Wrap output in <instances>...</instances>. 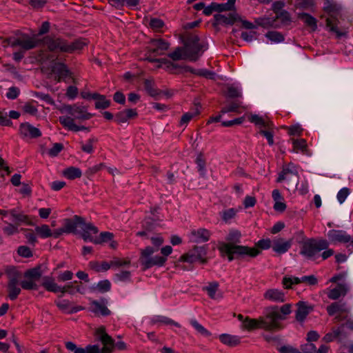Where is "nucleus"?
<instances>
[{
    "label": "nucleus",
    "instance_id": "nucleus-1",
    "mask_svg": "<svg viewBox=\"0 0 353 353\" xmlns=\"http://www.w3.org/2000/svg\"><path fill=\"white\" fill-rule=\"evenodd\" d=\"M241 234L237 230H232L226 237L228 242L219 243L218 249L222 256H226L229 261L243 259L245 256L255 258L260 254V250L256 248L239 245Z\"/></svg>",
    "mask_w": 353,
    "mask_h": 353
},
{
    "label": "nucleus",
    "instance_id": "nucleus-2",
    "mask_svg": "<svg viewBox=\"0 0 353 353\" xmlns=\"http://www.w3.org/2000/svg\"><path fill=\"white\" fill-rule=\"evenodd\" d=\"M300 254L312 261L317 260L320 256L322 260H326L334 254V251L329 248L327 240L310 238L301 243Z\"/></svg>",
    "mask_w": 353,
    "mask_h": 353
},
{
    "label": "nucleus",
    "instance_id": "nucleus-3",
    "mask_svg": "<svg viewBox=\"0 0 353 353\" xmlns=\"http://www.w3.org/2000/svg\"><path fill=\"white\" fill-rule=\"evenodd\" d=\"M43 43L51 52L60 51L66 53H73L81 50L86 45L83 39H78L72 42L61 38H55L47 36L43 38Z\"/></svg>",
    "mask_w": 353,
    "mask_h": 353
},
{
    "label": "nucleus",
    "instance_id": "nucleus-4",
    "mask_svg": "<svg viewBox=\"0 0 353 353\" xmlns=\"http://www.w3.org/2000/svg\"><path fill=\"white\" fill-rule=\"evenodd\" d=\"M284 319L285 317L280 314L278 306L268 307L265 316H260L261 329L267 331H279L283 328L279 321Z\"/></svg>",
    "mask_w": 353,
    "mask_h": 353
},
{
    "label": "nucleus",
    "instance_id": "nucleus-5",
    "mask_svg": "<svg viewBox=\"0 0 353 353\" xmlns=\"http://www.w3.org/2000/svg\"><path fill=\"white\" fill-rule=\"evenodd\" d=\"M324 10L329 15L326 19V26L330 31L336 33L337 37H341L344 34L337 27L339 19L341 17V8L336 3L328 2L324 7Z\"/></svg>",
    "mask_w": 353,
    "mask_h": 353
},
{
    "label": "nucleus",
    "instance_id": "nucleus-6",
    "mask_svg": "<svg viewBox=\"0 0 353 353\" xmlns=\"http://www.w3.org/2000/svg\"><path fill=\"white\" fill-rule=\"evenodd\" d=\"M95 334L99 337L103 347L101 350V353H112L114 347L120 350H125L126 345L123 341L114 343V340L107 334L105 327L100 326L95 331Z\"/></svg>",
    "mask_w": 353,
    "mask_h": 353
},
{
    "label": "nucleus",
    "instance_id": "nucleus-7",
    "mask_svg": "<svg viewBox=\"0 0 353 353\" xmlns=\"http://www.w3.org/2000/svg\"><path fill=\"white\" fill-rule=\"evenodd\" d=\"M156 251H157V249H154L150 246H148L145 249L141 250V255L139 261L143 266V270L149 269L154 265L162 266L165 263L167 259L164 256H151Z\"/></svg>",
    "mask_w": 353,
    "mask_h": 353
},
{
    "label": "nucleus",
    "instance_id": "nucleus-8",
    "mask_svg": "<svg viewBox=\"0 0 353 353\" xmlns=\"http://www.w3.org/2000/svg\"><path fill=\"white\" fill-rule=\"evenodd\" d=\"M184 46L186 50L188 59L192 61H196L201 55L204 46L199 42V38L196 34H190L184 40Z\"/></svg>",
    "mask_w": 353,
    "mask_h": 353
},
{
    "label": "nucleus",
    "instance_id": "nucleus-9",
    "mask_svg": "<svg viewBox=\"0 0 353 353\" xmlns=\"http://www.w3.org/2000/svg\"><path fill=\"white\" fill-rule=\"evenodd\" d=\"M326 310L330 316L336 314L334 321L339 323L343 321L348 317L350 309L347 307L345 303L334 302L327 306Z\"/></svg>",
    "mask_w": 353,
    "mask_h": 353
},
{
    "label": "nucleus",
    "instance_id": "nucleus-10",
    "mask_svg": "<svg viewBox=\"0 0 353 353\" xmlns=\"http://www.w3.org/2000/svg\"><path fill=\"white\" fill-rule=\"evenodd\" d=\"M299 179L296 167L293 163H289L283 168L282 171L276 179V182L280 183L283 181H287L288 185L296 186L299 183Z\"/></svg>",
    "mask_w": 353,
    "mask_h": 353
},
{
    "label": "nucleus",
    "instance_id": "nucleus-11",
    "mask_svg": "<svg viewBox=\"0 0 353 353\" xmlns=\"http://www.w3.org/2000/svg\"><path fill=\"white\" fill-rule=\"evenodd\" d=\"M61 112H65L74 117V119L80 120H88L93 117L92 114L88 112L86 106L78 104L65 105L62 108Z\"/></svg>",
    "mask_w": 353,
    "mask_h": 353
},
{
    "label": "nucleus",
    "instance_id": "nucleus-12",
    "mask_svg": "<svg viewBox=\"0 0 353 353\" xmlns=\"http://www.w3.org/2000/svg\"><path fill=\"white\" fill-rule=\"evenodd\" d=\"M170 43L163 39H151L149 43V46L147 48V52L145 57H150L151 54H154L155 56L162 55L166 50H168Z\"/></svg>",
    "mask_w": 353,
    "mask_h": 353
},
{
    "label": "nucleus",
    "instance_id": "nucleus-13",
    "mask_svg": "<svg viewBox=\"0 0 353 353\" xmlns=\"http://www.w3.org/2000/svg\"><path fill=\"white\" fill-rule=\"evenodd\" d=\"M80 228L82 230V238L85 241H91L95 244H99V241L97 238H94L91 236L92 234L98 233V228L91 223H86L85 219L83 218V223H81Z\"/></svg>",
    "mask_w": 353,
    "mask_h": 353
},
{
    "label": "nucleus",
    "instance_id": "nucleus-14",
    "mask_svg": "<svg viewBox=\"0 0 353 353\" xmlns=\"http://www.w3.org/2000/svg\"><path fill=\"white\" fill-rule=\"evenodd\" d=\"M37 41L27 34H22L19 37H15L12 43V47L19 46L23 50H29L37 46Z\"/></svg>",
    "mask_w": 353,
    "mask_h": 353
},
{
    "label": "nucleus",
    "instance_id": "nucleus-15",
    "mask_svg": "<svg viewBox=\"0 0 353 353\" xmlns=\"http://www.w3.org/2000/svg\"><path fill=\"white\" fill-rule=\"evenodd\" d=\"M214 25H233L235 22L240 20V17L235 12L225 14H216L214 15Z\"/></svg>",
    "mask_w": 353,
    "mask_h": 353
},
{
    "label": "nucleus",
    "instance_id": "nucleus-16",
    "mask_svg": "<svg viewBox=\"0 0 353 353\" xmlns=\"http://www.w3.org/2000/svg\"><path fill=\"white\" fill-rule=\"evenodd\" d=\"M19 132L23 138L36 139L41 136L40 130L28 122L20 124Z\"/></svg>",
    "mask_w": 353,
    "mask_h": 353
},
{
    "label": "nucleus",
    "instance_id": "nucleus-17",
    "mask_svg": "<svg viewBox=\"0 0 353 353\" xmlns=\"http://www.w3.org/2000/svg\"><path fill=\"white\" fill-rule=\"evenodd\" d=\"M52 72L56 74L55 79L57 82L66 81V78L72 76V72L67 65L63 63L56 62L52 66Z\"/></svg>",
    "mask_w": 353,
    "mask_h": 353
},
{
    "label": "nucleus",
    "instance_id": "nucleus-18",
    "mask_svg": "<svg viewBox=\"0 0 353 353\" xmlns=\"http://www.w3.org/2000/svg\"><path fill=\"white\" fill-rule=\"evenodd\" d=\"M292 239L285 240L283 238H275L272 241V250L278 254L286 253L292 247Z\"/></svg>",
    "mask_w": 353,
    "mask_h": 353
},
{
    "label": "nucleus",
    "instance_id": "nucleus-19",
    "mask_svg": "<svg viewBox=\"0 0 353 353\" xmlns=\"http://www.w3.org/2000/svg\"><path fill=\"white\" fill-rule=\"evenodd\" d=\"M108 300L102 298L100 301H92L90 303V310L97 315L106 316L110 314V310L106 307Z\"/></svg>",
    "mask_w": 353,
    "mask_h": 353
},
{
    "label": "nucleus",
    "instance_id": "nucleus-20",
    "mask_svg": "<svg viewBox=\"0 0 353 353\" xmlns=\"http://www.w3.org/2000/svg\"><path fill=\"white\" fill-rule=\"evenodd\" d=\"M42 286L49 292H52L54 293L60 292L62 294H64L66 291H68L66 288H72V283H70L69 284L61 288L54 281L52 278L46 276L43 279Z\"/></svg>",
    "mask_w": 353,
    "mask_h": 353
},
{
    "label": "nucleus",
    "instance_id": "nucleus-21",
    "mask_svg": "<svg viewBox=\"0 0 353 353\" xmlns=\"http://www.w3.org/2000/svg\"><path fill=\"white\" fill-rule=\"evenodd\" d=\"M297 310L296 311L295 318L299 322H303L307 316L314 310L312 305L307 304L305 301H299L296 303Z\"/></svg>",
    "mask_w": 353,
    "mask_h": 353
},
{
    "label": "nucleus",
    "instance_id": "nucleus-22",
    "mask_svg": "<svg viewBox=\"0 0 353 353\" xmlns=\"http://www.w3.org/2000/svg\"><path fill=\"white\" fill-rule=\"evenodd\" d=\"M81 223H83V218L74 215L72 219H65L63 220V228L67 234L75 233L77 228H80Z\"/></svg>",
    "mask_w": 353,
    "mask_h": 353
},
{
    "label": "nucleus",
    "instance_id": "nucleus-23",
    "mask_svg": "<svg viewBox=\"0 0 353 353\" xmlns=\"http://www.w3.org/2000/svg\"><path fill=\"white\" fill-rule=\"evenodd\" d=\"M211 232L205 228L193 230L190 232V241L194 243H204L209 241Z\"/></svg>",
    "mask_w": 353,
    "mask_h": 353
},
{
    "label": "nucleus",
    "instance_id": "nucleus-24",
    "mask_svg": "<svg viewBox=\"0 0 353 353\" xmlns=\"http://www.w3.org/2000/svg\"><path fill=\"white\" fill-rule=\"evenodd\" d=\"M55 303L60 310L70 314L84 310L83 306L72 305L68 300L57 301H55Z\"/></svg>",
    "mask_w": 353,
    "mask_h": 353
},
{
    "label": "nucleus",
    "instance_id": "nucleus-25",
    "mask_svg": "<svg viewBox=\"0 0 353 353\" xmlns=\"http://www.w3.org/2000/svg\"><path fill=\"white\" fill-rule=\"evenodd\" d=\"M330 240L334 243H346L350 241L351 236L343 230H332L328 232Z\"/></svg>",
    "mask_w": 353,
    "mask_h": 353
},
{
    "label": "nucleus",
    "instance_id": "nucleus-26",
    "mask_svg": "<svg viewBox=\"0 0 353 353\" xmlns=\"http://www.w3.org/2000/svg\"><path fill=\"white\" fill-rule=\"evenodd\" d=\"M137 116L138 113L136 109H126L116 114L115 121L121 124L127 122L129 119L137 118Z\"/></svg>",
    "mask_w": 353,
    "mask_h": 353
},
{
    "label": "nucleus",
    "instance_id": "nucleus-27",
    "mask_svg": "<svg viewBox=\"0 0 353 353\" xmlns=\"http://www.w3.org/2000/svg\"><path fill=\"white\" fill-rule=\"evenodd\" d=\"M263 297L267 300L278 303H283L285 301L284 293L278 289H269L266 290Z\"/></svg>",
    "mask_w": 353,
    "mask_h": 353
},
{
    "label": "nucleus",
    "instance_id": "nucleus-28",
    "mask_svg": "<svg viewBox=\"0 0 353 353\" xmlns=\"http://www.w3.org/2000/svg\"><path fill=\"white\" fill-rule=\"evenodd\" d=\"M348 291L346 284L339 283L327 293V297L331 300H337L341 296H344Z\"/></svg>",
    "mask_w": 353,
    "mask_h": 353
},
{
    "label": "nucleus",
    "instance_id": "nucleus-29",
    "mask_svg": "<svg viewBox=\"0 0 353 353\" xmlns=\"http://www.w3.org/2000/svg\"><path fill=\"white\" fill-rule=\"evenodd\" d=\"M145 59L150 62L159 63L160 65H158L159 68L161 67L162 65H164L165 70L171 74L176 73V70H177L180 68L177 64H175L173 62L168 61L165 59H152V58L147 57Z\"/></svg>",
    "mask_w": 353,
    "mask_h": 353
},
{
    "label": "nucleus",
    "instance_id": "nucleus-30",
    "mask_svg": "<svg viewBox=\"0 0 353 353\" xmlns=\"http://www.w3.org/2000/svg\"><path fill=\"white\" fill-rule=\"evenodd\" d=\"M200 109L201 105L199 103H194L193 107L191 109V112H186L181 117L180 124L184 125L187 124L189 121H190L194 117L200 114Z\"/></svg>",
    "mask_w": 353,
    "mask_h": 353
},
{
    "label": "nucleus",
    "instance_id": "nucleus-31",
    "mask_svg": "<svg viewBox=\"0 0 353 353\" xmlns=\"http://www.w3.org/2000/svg\"><path fill=\"white\" fill-rule=\"evenodd\" d=\"M249 121L256 125L261 128H270L274 126L273 123L268 119H265L257 114H251L249 117Z\"/></svg>",
    "mask_w": 353,
    "mask_h": 353
},
{
    "label": "nucleus",
    "instance_id": "nucleus-32",
    "mask_svg": "<svg viewBox=\"0 0 353 353\" xmlns=\"http://www.w3.org/2000/svg\"><path fill=\"white\" fill-rule=\"evenodd\" d=\"M5 274H6L8 282V283H19L21 277V273L14 266H6L5 268Z\"/></svg>",
    "mask_w": 353,
    "mask_h": 353
},
{
    "label": "nucleus",
    "instance_id": "nucleus-33",
    "mask_svg": "<svg viewBox=\"0 0 353 353\" xmlns=\"http://www.w3.org/2000/svg\"><path fill=\"white\" fill-rule=\"evenodd\" d=\"M59 121L64 128L69 130L78 132L81 130L80 127L75 124L74 118H72L71 117L62 116L59 117Z\"/></svg>",
    "mask_w": 353,
    "mask_h": 353
},
{
    "label": "nucleus",
    "instance_id": "nucleus-34",
    "mask_svg": "<svg viewBox=\"0 0 353 353\" xmlns=\"http://www.w3.org/2000/svg\"><path fill=\"white\" fill-rule=\"evenodd\" d=\"M92 99L96 100L95 108L96 109H106L110 105V101L106 99L105 95L100 94L97 92H94L92 96Z\"/></svg>",
    "mask_w": 353,
    "mask_h": 353
},
{
    "label": "nucleus",
    "instance_id": "nucleus-35",
    "mask_svg": "<svg viewBox=\"0 0 353 353\" xmlns=\"http://www.w3.org/2000/svg\"><path fill=\"white\" fill-rule=\"evenodd\" d=\"M241 328L248 331L261 329L260 317L259 319H251L249 316H245V322L241 324Z\"/></svg>",
    "mask_w": 353,
    "mask_h": 353
},
{
    "label": "nucleus",
    "instance_id": "nucleus-36",
    "mask_svg": "<svg viewBox=\"0 0 353 353\" xmlns=\"http://www.w3.org/2000/svg\"><path fill=\"white\" fill-rule=\"evenodd\" d=\"M193 253L196 256L199 261H200L202 264H205L208 263V258L206 257L208 246L202 245L198 246L194 245L192 249Z\"/></svg>",
    "mask_w": 353,
    "mask_h": 353
},
{
    "label": "nucleus",
    "instance_id": "nucleus-37",
    "mask_svg": "<svg viewBox=\"0 0 353 353\" xmlns=\"http://www.w3.org/2000/svg\"><path fill=\"white\" fill-rule=\"evenodd\" d=\"M299 19L303 21V23L311 28L312 31H315L317 29V20L307 13H300L298 16Z\"/></svg>",
    "mask_w": 353,
    "mask_h": 353
},
{
    "label": "nucleus",
    "instance_id": "nucleus-38",
    "mask_svg": "<svg viewBox=\"0 0 353 353\" xmlns=\"http://www.w3.org/2000/svg\"><path fill=\"white\" fill-rule=\"evenodd\" d=\"M184 70L185 72H188L192 74H194L199 77H203L207 79H214L215 73L213 72L209 71L205 69H200V70H196L190 66H185Z\"/></svg>",
    "mask_w": 353,
    "mask_h": 353
},
{
    "label": "nucleus",
    "instance_id": "nucleus-39",
    "mask_svg": "<svg viewBox=\"0 0 353 353\" xmlns=\"http://www.w3.org/2000/svg\"><path fill=\"white\" fill-rule=\"evenodd\" d=\"M219 340L225 345L234 347L240 344V339L236 336H232L228 334H223L219 336Z\"/></svg>",
    "mask_w": 353,
    "mask_h": 353
},
{
    "label": "nucleus",
    "instance_id": "nucleus-40",
    "mask_svg": "<svg viewBox=\"0 0 353 353\" xmlns=\"http://www.w3.org/2000/svg\"><path fill=\"white\" fill-rule=\"evenodd\" d=\"M344 327V325H341L339 327H333L332 329V332L327 333L323 338V340L325 343H330L334 341L335 339L339 337L342 333L343 328Z\"/></svg>",
    "mask_w": 353,
    "mask_h": 353
},
{
    "label": "nucleus",
    "instance_id": "nucleus-41",
    "mask_svg": "<svg viewBox=\"0 0 353 353\" xmlns=\"http://www.w3.org/2000/svg\"><path fill=\"white\" fill-rule=\"evenodd\" d=\"M63 174L68 179L73 180L80 178L82 175V173L79 168L71 166L65 169L63 171Z\"/></svg>",
    "mask_w": 353,
    "mask_h": 353
},
{
    "label": "nucleus",
    "instance_id": "nucleus-42",
    "mask_svg": "<svg viewBox=\"0 0 353 353\" xmlns=\"http://www.w3.org/2000/svg\"><path fill=\"white\" fill-rule=\"evenodd\" d=\"M168 57L173 61L188 59V56L186 55V50L185 46L176 48L174 52L168 54Z\"/></svg>",
    "mask_w": 353,
    "mask_h": 353
},
{
    "label": "nucleus",
    "instance_id": "nucleus-43",
    "mask_svg": "<svg viewBox=\"0 0 353 353\" xmlns=\"http://www.w3.org/2000/svg\"><path fill=\"white\" fill-rule=\"evenodd\" d=\"M293 150L296 152L301 151L303 153H306L307 150V144L305 139H292Z\"/></svg>",
    "mask_w": 353,
    "mask_h": 353
},
{
    "label": "nucleus",
    "instance_id": "nucleus-44",
    "mask_svg": "<svg viewBox=\"0 0 353 353\" xmlns=\"http://www.w3.org/2000/svg\"><path fill=\"white\" fill-rule=\"evenodd\" d=\"M8 296L10 300L14 301L17 299L21 292L19 283H8Z\"/></svg>",
    "mask_w": 353,
    "mask_h": 353
},
{
    "label": "nucleus",
    "instance_id": "nucleus-45",
    "mask_svg": "<svg viewBox=\"0 0 353 353\" xmlns=\"http://www.w3.org/2000/svg\"><path fill=\"white\" fill-rule=\"evenodd\" d=\"M36 233L43 239H46L52 236V232L48 225L43 224L41 226L35 228Z\"/></svg>",
    "mask_w": 353,
    "mask_h": 353
},
{
    "label": "nucleus",
    "instance_id": "nucleus-46",
    "mask_svg": "<svg viewBox=\"0 0 353 353\" xmlns=\"http://www.w3.org/2000/svg\"><path fill=\"white\" fill-rule=\"evenodd\" d=\"M131 264V260L130 258H119L113 257L111 260L112 268H119L125 266H130Z\"/></svg>",
    "mask_w": 353,
    "mask_h": 353
},
{
    "label": "nucleus",
    "instance_id": "nucleus-47",
    "mask_svg": "<svg viewBox=\"0 0 353 353\" xmlns=\"http://www.w3.org/2000/svg\"><path fill=\"white\" fill-rule=\"evenodd\" d=\"M236 0H228L226 3H214L215 7V11L216 12H223V11H230L234 7Z\"/></svg>",
    "mask_w": 353,
    "mask_h": 353
},
{
    "label": "nucleus",
    "instance_id": "nucleus-48",
    "mask_svg": "<svg viewBox=\"0 0 353 353\" xmlns=\"http://www.w3.org/2000/svg\"><path fill=\"white\" fill-rule=\"evenodd\" d=\"M41 276V272L40 268L29 269L24 273L26 279H32L34 281L39 279Z\"/></svg>",
    "mask_w": 353,
    "mask_h": 353
},
{
    "label": "nucleus",
    "instance_id": "nucleus-49",
    "mask_svg": "<svg viewBox=\"0 0 353 353\" xmlns=\"http://www.w3.org/2000/svg\"><path fill=\"white\" fill-rule=\"evenodd\" d=\"M219 288V283L217 282H211L208 284V285L204 287L203 290L206 291L208 296L212 299H216V292H217Z\"/></svg>",
    "mask_w": 353,
    "mask_h": 353
},
{
    "label": "nucleus",
    "instance_id": "nucleus-50",
    "mask_svg": "<svg viewBox=\"0 0 353 353\" xmlns=\"http://www.w3.org/2000/svg\"><path fill=\"white\" fill-rule=\"evenodd\" d=\"M97 139L92 137L89 139L85 143H81V150L88 154H91L94 151L93 145L97 142Z\"/></svg>",
    "mask_w": 353,
    "mask_h": 353
},
{
    "label": "nucleus",
    "instance_id": "nucleus-51",
    "mask_svg": "<svg viewBox=\"0 0 353 353\" xmlns=\"http://www.w3.org/2000/svg\"><path fill=\"white\" fill-rule=\"evenodd\" d=\"M143 85L145 90L150 96L155 97L159 94V91L154 88V83L152 81L145 79Z\"/></svg>",
    "mask_w": 353,
    "mask_h": 353
},
{
    "label": "nucleus",
    "instance_id": "nucleus-52",
    "mask_svg": "<svg viewBox=\"0 0 353 353\" xmlns=\"http://www.w3.org/2000/svg\"><path fill=\"white\" fill-rule=\"evenodd\" d=\"M10 214L12 216L14 221H17L18 223H27L30 224L28 216L23 213H17L15 210H10Z\"/></svg>",
    "mask_w": 353,
    "mask_h": 353
},
{
    "label": "nucleus",
    "instance_id": "nucleus-53",
    "mask_svg": "<svg viewBox=\"0 0 353 353\" xmlns=\"http://www.w3.org/2000/svg\"><path fill=\"white\" fill-rule=\"evenodd\" d=\"M273 128H274V126L272 128H261V129H260V131H259V133L261 134H262L263 136H264L267 139L268 144L270 145H272L274 144Z\"/></svg>",
    "mask_w": 353,
    "mask_h": 353
},
{
    "label": "nucleus",
    "instance_id": "nucleus-54",
    "mask_svg": "<svg viewBox=\"0 0 353 353\" xmlns=\"http://www.w3.org/2000/svg\"><path fill=\"white\" fill-rule=\"evenodd\" d=\"M191 325L196 329V330L201 334L205 336H210L211 333L201 325L196 320L192 319L190 321Z\"/></svg>",
    "mask_w": 353,
    "mask_h": 353
},
{
    "label": "nucleus",
    "instance_id": "nucleus-55",
    "mask_svg": "<svg viewBox=\"0 0 353 353\" xmlns=\"http://www.w3.org/2000/svg\"><path fill=\"white\" fill-rule=\"evenodd\" d=\"M272 246V241L270 239H263L255 243L256 248L261 252V250H267Z\"/></svg>",
    "mask_w": 353,
    "mask_h": 353
},
{
    "label": "nucleus",
    "instance_id": "nucleus-56",
    "mask_svg": "<svg viewBox=\"0 0 353 353\" xmlns=\"http://www.w3.org/2000/svg\"><path fill=\"white\" fill-rule=\"evenodd\" d=\"M22 110L23 113L28 114L32 116H35L38 112L37 107L33 105L32 102L26 103L22 107Z\"/></svg>",
    "mask_w": 353,
    "mask_h": 353
},
{
    "label": "nucleus",
    "instance_id": "nucleus-57",
    "mask_svg": "<svg viewBox=\"0 0 353 353\" xmlns=\"http://www.w3.org/2000/svg\"><path fill=\"white\" fill-rule=\"evenodd\" d=\"M179 261L182 262H188L192 263L194 262L199 261V259H197L196 256L193 253V251L190 250L188 252L181 256Z\"/></svg>",
    "mask_w": 353,
    "mask_h": 353
},
{
    "label": "nucleus",
    "instance_id": "nucleus-58",
    "mask_svg": "<svg viewBox=\"0 0 353 353\" xmlns=\"http://www.w3.org/2000/svg\"><path fill=\"white\" fill-rule=\"evenodd\" d=\"M110 288H111V283L107 279L99 281L97 283V287H96V289L101 293H104V292H107L110 291Z\"/></svg>",
    "mask_w": 353,
    "mask_h": 353
},
{
    "label": "nucleus",
    "instance_id": "nucleus-59",
    "mask_svg": "<svg viewBox=\"0 0 353 353\" xmlns=\"http://www.w3.org/2000/svg\"><path fill=\"white\" fill-rule=\"evenodd\" d=\"M20 284L23 290H30L37 289V285L32 279H26L22 281Z\"/></svg>",
    "mask_w": 353,
    "mask_h": 353
},
{
    "label": "nucleus",
    "instance_id": "nucleus-60",
    "mask_svg": "<svg viewBox=\"0 0 353 353\" xmlns=\"http://www.w3.org/2000/svg\"><path fill=\"white\" fill-rule=\"evenodd\" d=\"M265 36L270 40L274 42H281L284 40V37L282 34L276 31H270L265 34Z\"/></svg>",
    "mask_w": 353,
    "mask_h": 353
},
{
    "label": "nucleus",
    "instance_id": "nucleus-61",
    "mask_svg": "<svg viewBox=\"0 0 353 353\" xmlns=\"http://www.w3.org/2000/svg\"><path fill=\"white\" fill-rule=\"evenodd\" d=\"M276 19L285 25L288 24L290 22V14L285 10H282L276 14Z\"/></svg>",
    "mask_w": 353,
    "mask_h": 353
},
{
    "label": "nucleus",
    "instance_id": "nucleus-62",
    "mask_svg": "<svg viewBox=\"0 0 353 353\" xmlns=\"http://www.w3.org/2000/svg\"><path fill=\"white\" fill-rule=\"evenodd\" d=\"M239 108L240 103L237 101H234L230 103L229 105L223 107L221 110V112L225 114L231 112H238Z\"/></svg>",
    "mask_w": 353,
    "mask_h": 353
},
{
    "label": "nucleus",
    "instance_id": "nucleus-63",
    "mask_svg": "<svg viewBox=\"0 0 353 353\" xmlns=\"http://www.w3.org/2000/svg\"><path fill=\"white\" fill-rule=\"evenodd\" d=\"M150 26L154 31H159L164 26V22L160 19L153 18L150 19Z\"/></svg>",
    "mask_w": 353,
    "mask_h": 353
},
{
    "label": "nucleus",
    "instance_id": "nucleus-64",
    "mask_svg": "<svg viewBox=\"0 0 353 353\" xmlns=\"http://www.w3.org/2000/svg\"><path fill=\"white\" fill-rule=\"evenodd\" d=\"M65 345L68 350L73 353H85L84 348L77 347V345L72 341L65 342Z\"/></svg>",
    "mask_w": 353,
    "mask_h": 353
}]
</instances>
